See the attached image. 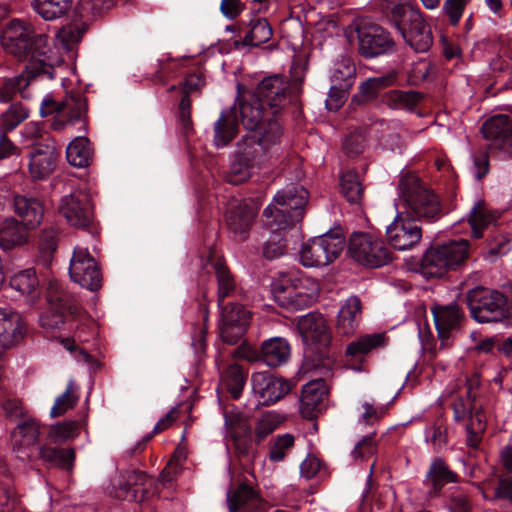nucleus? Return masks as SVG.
Segmentation results:
<instances>
[{
	"instance_id": "1",
	"label": "nucleus",
	"mask_w": 512,
	"mask_h": 512,
	"mask_svg": "<svg viewBox=\"0 0 512 512\" xmlns=\"http://www.w3.org/2000/svg\"><path fill=\"white\" fill-rule=\"evenodd\" d=\"M0 41L7 53L27 61V73L48 80L54 78L55 68L48 55L51 52L48 36L37 33L32 23L18 18L10 20L2 30Z\"/></svg>"
},
{
	"instance_id": "2",
	"label": "nucleus",
	"mask_w": 512,
	"mask_h": 512,
	"mask_svg": "<svg viewBox=\"0 0 512 512\" xmlns=\"http://www.w3.org/2000/svg\"><path fill=\"white\" fill-rule=\"evenodd\" d=\"M308 201V192L303 187L289 185L278 191L263 210V223L267 228L285 230L302 220Z\"/></svg>"
},
{
	"instance_id": "3",
	"label": "nucleus",
	"mask_w": 512,
	"mask_h": 512,
	"mask_svg": "<svg viewBox=\"0 0 512 512\" xmlns=\"http://www.w3.org/2000/svg\"><path fill=\"white\" fill-rule=\"evenodd\" d=\"M399 190L401 200L406 207L405 215L427 222H434L442 217V207L438 197L423 186L418 177L403 176L399 183Z\"/></svg>"
},
{
	"instance_id": "4",
	"label": "nucleus",
	"mask_w": 512,
	"mask_h": 512,
	"mask_svg": "<svg viewBox=\"0 0 512 512\" xmlns=\"http://www.w3.org/2000/svg\"><path fill=\"white\" fill-rule=\"evenodd\" d=\"M468 241L451 240L428 249L421 260L420 270L426 278H440L460 265L468 255Z\"/></svg>"
},
{
	"instance_id": "5",
	"label": "nucleus",
	"mask_w": 512,
	"mask_h": 512,
	"mask_svg": "<svg viewBox=\"0 0 512 512\" xmlns=\"http://www.w3.org/2000/svg\"><path fill=\"white\" fill-rule=\"evenodd\" d=\"M86 111V98L80 92H71L62 101H56L47 94L40 104L41 117L53 115L50 127L55 131H62L68 126L84 121Z\"/></svg>"
},
{
	"instance_id": "6",
	"label": "nucleus",
	"mask_w": 512,
	"mask_h": 512,
	"mask_svg": "<svg viewBox=\"0 0 512 512\" xmlns=\"http://www.w3.org/2000/svg\"><path fill=\"white\" fill-rule=\"evenodd\" d=\"M390 23L415 52L425 53L432 46L431 28L418 8L397 7L393 13V21Z\"/></svg>"
},
{
	"instance_id": "7",
	"label": "nucleus",
	"mask_w": 512,
	"mask_h": 512,
	"mask_svg": "<svg viewBox=\"0 0 512 512\" xmlns=\"http://www.w3.org/2000/svg\"><path fill=\"white\" fill-rule=\"evenodd\" d=\"M58 211L70 226L92 235L97 233L94 206L90 194L86 191L76 190L63 196Z\"/></svg>"
},
{
	"instance_id": "8",
	"label": "nucleus",
	"mask_w": 512,
	"mask_h": 512,
	"mask_svg": "<svg viewBox=\"0 0 512 512\" xmlns=\"http://www.w3.org/2000/svg\"><path fill=\"white\" fill-rule=\"evenodd\" d=\"M467 305L479 323L500 322L505 318L507 298L497 290L477 287L468 291Z\"/></svg>"
},
{
	"instance_id": "9",
	"label": "nucleus",
	"mask_w": 512,
	"mask_h": 512,
	"mask_svg": "<svg viewBox=\"0 0 512 512\" xmlns=\"http://www.w3.org/2000/svg\"><path fill=\"white\" fill-rule=\"evenodd\" d=\"M345 246L344 238L327 232L302 245L300 261L305 267H323L338 258Z\"/></svg>"
},
{
	"instance_id": "10",
	"label": "nucleus",
	"mask_w": 512,
	"mask_h": 512,
	"mask_svg": "<svg viewBox=\"0 0 512 512\" xmlns=\"http://www.w3.org/2000/svg\"><path fill=\"white\" fill-rule=\"evenodd\" d=\"M349 252L358 263L371 268L382 267L392 260V253L385 243L369 233H353Z\"/></svg>"
},
{
	"instance_id": "11",
	"label": "nucleus",
	"mask_w": 512,
	"mask_h": 512,
	"mask_svg": "<svg viewBox=\"0 0 512 512\" xmlns=\"http://www.w3.org/2000/svg\"><path fill=\"white\" fill-rule=\"evenodd\" d=\"M302 81H295L292 85L281 75L275 74L265 77L256 87L255 96L263 105L269 108L271 114H278L288 103L291 93H301Z\"/></svg>"
},
{
	"instance_id": "12",
	"label": "nucleus",
	"mask_w": 512,
	"mask_h": 512,
	"mask_svg": "<svg viewBox=\"0 0 512 512\" xmlns=\"http://www.w3.org/2000/svg\"><path fill=\"white\" fill-rule=\"evenodd\" d=\"M50 309L40 317V324L47 329H59L64 324V315H75L79 308L74 298L67 293L57 280H50L46 289Z\"/></svg>"
},
{
	"instance_id": "13",
	"label": "nucleus",
	"mask_w": 512,
	"mask_h": 512,
	"mask_svg": "<svg viewBox=\"0 0 512 512\" xmlns=\"http://www.w3.org/2000/svg\"><path fill=\"white\" fill-rule=\"evenodd\" d=\"M226 438L233 444L239 458L250 457L253 454L252 427L249 418L236 407L223 411Z\"/></svg>"
},
{
	"instance_id": "14",
	"label": "nucleus",
	"mask_w": 512,
	"mask_h": 512,
	"mask_svg": "<svg viewBox=\"0 0 512 512\" xmlns=\"http://www.w3.org/2000/svg\"><path fill=\"white\" fill-rule=\"evenodd\" d=\"M481 134L492 154L512 156V118L505 114L489 117L481 126Z\"/></svg>"
},
{
	"instance_id": "15",
	"label": "nucleus",
	"mask_w": 512,
	"mask_h": 512,
	"mask_svg": "<svg viewBox=\"0 0 512 512\" xmlns=\"http://www.w3.org/2000/svg\"><path fill=\"white\" fill-rule=\"evenodd\" d=\"M220 309L218 328L222 341L229 345L238 343L246 333L251 313L243 305L230 302L223 304Z\"/></svg>"
},
{
	"instance_id": "16",
	"label": "nucleus",
	"mask_w": 512,
	"mask_h": 512,
	"mask_svg": "<svg viewBox=\"0 0 512 512\" xmlns=\"http://www.w3.org/2000/svg\"><path fill=\"white\" fill-rule=\"evenodd\" d=\"M358 49L364 58H375L392 53L395 42L390 33L374 23H363L357 27Z\"/></svg>"
},
{
	"instance_id": "17",
	"label": "nucleus",
	"mask_w": 512,
	"mask_h": 512,
	"mask_svg": "<svg viewBox=\"0 0 512 512\" xmlns=\"http://www.w3.org/2000/svg\"><path fill=\"white\" fill-rule=\"evenodd\" d=\"M71 279L81 287L96 291L102 286V276L98 264L87 248L76 247L70 260Z\"/></svg>"
},
{
	"instance_id": "18",
	"label": "nucleus",
	"mask_w": 512,
	"mask_h": 512,
	"mask_svg": "<svg viewBox=\"0 0 512 512\" xmlns=\"http://www.w3.org/2000/svg\"><path fill=\"white\" fill-rule=\"evenodd\" d=\"M388 243L396 250L413 249L422 239V228L418 220L405 213H398L393 222L386 228Z\"/></svg>"
},
{
	"instance_id": "19",
	"label": "nucleus",
	"mask_w": 512,
	"mask_h": 512,
	"mask_svg": "<svg viewBox=\"0 0 512 512\" xmlns=\"http://www.w3.org/2000/svg\"><path fill=\"white\" fill-rule=\"evenodd\" d=\"M291 347L287 339L272 337L264 340L260 348H244V357L248 361H262L270 368H277L286 364L290 358Z\"/></svg>"
},
{
	"instance_id": "20",
	"label": "nucleus",
	"mask_w": 512,
	"mask_h": 512,
	"mask_svg": "<svg viewBox=\"0 0 512 512\" xmlns=\"http://www.w3.org/2000/svg\"><path fill=\"white\" fill-rule=\"evenodd\" d=\"M295 282L292 287H281L275 295L277 303L289 311L309 308L317 301L319 294L318 286L314 282L311 283V287H307L302 279Z\"/></svg>"
},
{
	"instance_id": "21",
	"label": "nucleus",
	"mask_w": 512,
	"mask_h": 512,
	"mask_svg": "<svg viewBox=\"0 0 512 512\" xmlns=\"http://www.w3.org/2000/svg\"><path fill=\"white\" fill-rule=\"evenodd\" d=\"M252 389L259 398V404L269 406L289 393L290 383L267 372H257L251 378Z\"/></svg>"
},
{
	"instance_id": "22",
	"label": "nucleus",
	"mask_w": 512,
	"mask_h": 512,
	"mask_svg": "<svg viewBox=\"0 0 512 512\" xmlns=\"http://www.w3.org/2000/svg\"><path fill=\"white\" fill-rule=\"evenodd\" d=\"M459 475L454 472L441 457H435L429 464L423 485L431 498L439 497L443 488L450 483H458Z\"/></svg>"
},
{
	"instance_id": "23",
	"label": "nucleus",
	"mask_w": 512,
	"mask_h": 512,
	"mask_svg": "<svg viewBox=\"0 0 512 512\" xmlns=\"http://www.w3.org/2000/svg\"><path fill=\"white\" fill-rule=\"evenodd\" d=\"M372 130L381 149L401 153L405 148L406 129L401 121L379 119L372 124Z\"/></svg>"
},
{
	"instance_id": "24",
	"label": "nucleus",
	"mask_w": 512,
	"mask_h": 512,
	"mask_svg": "<svg viewBox=\"0 0 512 512\" xmlns=\"http://www.w3.org/2000/svg\"><path fill=\"white\" fill-rule=\"evenodd\" d=\"M26 322L22 315L9 308L0 307V346L9 349L26 335Z\"/></svg>"
},
{
	"instance_id": "25",
	"label": "nucleus",
	"mask_w": 512,
	"mask_h": 512,
	"mask_svg": "<svg viewBox=\"0 0 512 512\" xmlns=\"http://www.w3.org/2000/svg\"><path fill=\"white\" fill-rule=\"evenodd\" d=\"M257 213V208L247 202L239 203L227 210L226 224L236 239L246 240L248 238Z\"/></svg>"
},
{
	"instance_id": "26",
	"label": "nucleus",
	"mask_w": 512,
	"mask_h": 512,
	"mask_svg": "<svg viewBox=\"0 0 512 512\" xmlns=\"http://www.w3.org/2000/svg\"><path fill=\"white\" fill-rule=\"evenodd\" d=\"M476 380H469L465 395H456L452 402L453 418L455 422L466 424L472 422L477 414L486 416L482 404L477 400L474 392V386H477Z\"/></svg>"
},
{
	"instance_id": "27",
	"label": "nucleus",
	"mask_w": 512,
	"mask_h": 512,
	"mask_svg": "<svg viewBox=\"0 0 512 512\" xmlns=\"http://www.w3.org/2000/svg\"><path fill=\"white\" fill-rule=\"evenodd\" d=\"M151 483L149 476L141 471H127L122 477L116 490V496L120 499L134 502H142L150 495L147 485Z\"/></svg>"
},
{
	"instance_id": "28",
	"label": "nucleus",
	"mask_w": 512,
	"mask_h": 512,
	"mask_svg": "<svg viewBox=\"0 0 512 512\" xmlns=\"http://www.w3.org/2000/svg\"><path fill=\"white\" fill-rule=\"evenodd\" d=\"M297 328L305 343H315L327 346L330 343V333L324 316L310 312L299 318Z\"/></svg>"
},
{
	"instance_id": "29",
	"label": "nucleus",
	"mask_w": 512,
	"mask_h": 512,
	"mask_svg": "<svg viewBox=\"0 0 512 512\" xmlns=\"http://www.w3.org/2000/svg\"><path fill=\"white\" fill-rule=\"evenodd\" d=\"M229 512H266L267 505L258 493L245 483L227 494Z\"/></svg>"
},
{
	"instance_id": "30",
	"label": "nucleus",
	"mask_w": 512,
	"mask_h": 512,
	"mask_svg": "<svg viewBox=\"0 0 512 512\" xmlns=\"http://www.w3.org/2000/svg\"><path fill=\"white\" fill-rule=\"evenodd\" d=\"M387 341L388 339L385 333L360 336L347 345L345 356L349 363L356 364V366L353 367L354 370L360 371L361 364L364 362L365 357L373 350L384 347Z\"/></svg>"
},
{
	"instance_id": "31",
	"label": "nucleus",
	"mask_w": 512,
	"mask_h": 512,
	"mask_svg": "<svg viewBox=\"0 0 512 512\" xmlns=\"http://www.w3.org/2000/svg\"><path fill=\"white\" fill-rule=\"evenodd\" d=\"M327 396L323 380L310 381L302 388L300 398V413L308 420L315 419L322 410L323 401Z\"/></svg>"
},
{
	"instance_id": "32",
	"label": "nucleus",
	"mask_w": 512,
	"mask_h": 512,
	"mask_svg": "<svg viewBox=\"0 0 512 512\" xmlns=\"http://www.w3.org/2000/svg\"><path fill=\"white\" fill-rule=\"evenodd\" d=\"M432 314L439 338L442 343L449 340L451 332L458 329L464 313L458 304L439 305L432 309Z\"/></svg>"
},
{
	"instance_id": "33",
	"label": "nucleus",
	"mask_w": 512,
	"mask_h": 512,
	"mask_svg": "<svg viewBox=\"0 0 512 512\" xmlns=\"http://www.w3.org/2000/svg\"><path fill=\"white\" fill-rule=\"evenodd\" d=\"M362 317V302L356 295L348 297L337 314L336 330L344 336H351L359 327Z\"/></svg>"
},
{
	"instance_id": "34",
	"label": "nucleus",
	"mask_w": 512,
	"mask_h": 512,
	"mask_svg": "<svg viewBox=\"0 0 512 512\" xmlns=\"http://www.w3.org/2000/svg\"><path fill=\"white\" fill-rule=\"evenodd\" d=\"M57 153L53 144L35 145L30 153L29 171L34 179H45L54 170Z\"/></svg>"
},
{
	"instance_id": "35",
	"label": "nucleus",
	"mask_w": 512,
	"mask_h": 512,
	"mask_svg": "<svg viewBox=\"0 0 512 512\" xmlns=\"http://www.w3.org/2000/svg\"><path fill=\"white\" fill-rule=\"evenodd\" d=\"M238 130L237 109L235 106L222 110L220 117L214 124V144L216 147H225L236 136Z\"/></svg>"
},
{
	"instance_id": "36",
	"label": "nucleus",
	"mask_w": 512,
	"mask_h": 512,
	"mask_svg": "<svg viewBox=\"0 0 512 512\" xmlns=\"http://www.w3.org/2000/svg\"><path fill=\"white\" fill-rule=\"evenodd\" d=\"M14 208L16 214L21 218L22 223L29 229L38 226L44 218L42 202L33 197L15 196Z\"/></svg>"
},
{
	"instance_id": "37",
	"label": "nucleus",
	"mask_w": 512,
	"mask_h": 512,
	"mask_svg": "<svg viewBox=\"0 0 512 512\" xmlns=\"http://www.w3.org/2000/svg\"><path fill=\"white\" fill-rule=\"evenodd\" d=\"M240 116L243 126L250 131L257 130L271 116V111L253 94L249 99L240 102Z\"/></svg>"
},
{
	"instance_id": "38",
	"label": "nucleus",
	"mask_w": 512,
	"mask_h": 512,
	"mask_svg": "<svg viewBox=\"0 0 512 512\" xmlns=\"http://www.w3.org/2000/svg\"><path fill=\"white\" fill-rule=\"evenodd\" d=\"M44 79L41 75H32L25 69L20 75L5 79L0 85V103H8L19 93L23 99L30 98L27 87L34 79Z\"/></svg>"
},
{
	"instance_id": "39",
	"label": "nucleus",
	"mask_w": 512,
	"mask_h": 512,
	"mask_svg": "<svg viewBox=\"0 0 512 512\" xmlns=\"http://www.w3.org/2000/svg\"><path fill=\"white\" fill-rule=\"evenodd\" d=\"M213 269L217 281V303L218 307H221L226 298H233L237 295V284L223 260H215L213 262Z\"/></svg>"
},
{
	"instance_id": "40",
	"label": "nucleus",
	"mask_w": 512,
	"mask_h": 512,
	"mask_svg": "<svg viewBox=\"0 0 512 512\" xmlns=\"http://www.w3.org/2000/svg\"><path fill=\"white\" fill-rule=\"evenodd\" d=\"M28 228L15 219H6L0 225V247L4 250L23 245L27 240Z\"/></svg>"
},
{
	"instance_id": "41",
	"label": "nucleus",
	"mask_w": 512,
	"mask_h": 512,
	"mask_svg": "<svg viewBox=\"0 0 512 512\" xmlns=\"http://www.w3.org/2000/svg\"><path fill=\"white\" fill-rule=\"evenodd\" d=\"M495 220V215L482 200L477 201L467 215V222L471 227L472 236L476 239L481 238L484 230L494 223Z\"/></svg>"
},
{
	"instance_id": "42",
	"label": "nucleus",
	"mask_w": 512,
	"mask_h": 512,
	"mask_svg": "<svg viewBox=\"0 0 512 512\" xmlns=\"http://www.w3.org/2000/svg\"><path fill=\"white\" fill-rule=\"evenodd\" d=\"M355 79L356 67L350 58L342 57L334 63L330 77L331 84H334V89L340 91L350 90L355 83Z\"/></svg>"
},
{
	"instance_id": "43",
	"label": "nucleus",
	"mask_w": 512,
	"mask_h": 512,
	"mask_svg": "<svg viewBox=\"0 0 512 512\" xmlns=\"http://www.w3.org/2000/svg\"><path fill=\"white\" fill-rule=\"evenodd\" d=\"M39 456L51 466L70 471L72 469L75 452L72 448H55L42 445L38 448Z\"/></svg>"
},
{
	"instance_id": "44",
	"label": "nucleus",
	"mask_w": 512,
	"mask_h": 512,
	"mask_svg": "<svg viewBox=\"0 0 512 512\" xmlns=\"http://www.w3.org/2000/svg\"><path fill=\"white\" fill-rule=\"evenodd\" d=\"M268 152L260 144L256 135H246L237 143V150L234 155L255 167L260 164L262 154Z\"/></svg>"
},
{
	"instance_id": "45",
	"label": "nucleus",
	"mask_w": 512,
	"mask_h": 512,
	"mask_svg": "<svg viewBox=\"0 0 512 512\" xmlns=\"http://www.w3.org/2000/svg\"><path fill=\"white\" fill-rule=\"evenodd\" d=\"M66 158L70 165L77 168L89 166L92 160V149L86 137H76L66 149Z\"/></svg>"
},
{
	"instance_id": "46",
	"label": "nucleus",
	"mask_w": 512,
	"mask_h": 512,
	"mask_svg": "<svg viewBox=\"0 0 512 512\" xmlns=\"http://www.w3.org/2000/svg\"><path fill=\"white\" fill-rule=\"evenodd\" d=\"M33 10L44 20L53 21L67 14L72 0H33Z\"/></svg>"
},
{
	"instance_id": "47",
	"label": "nucleus",
	"mask_w": 512,
	"mask_h": 512,
	"mask_svg": "<svg viewBox=\"0 0 512 512\" xmlns=\"http://www.w3.org/2000/svg\"><path fill=\"white\" fill-rule=\"evenodd\" d=\"M257 130H259V136L256 137L265 150L269 151L280 144L283 136V128L277 114H271Z\"/></svg>"
},
{
	"instance_id": "48",
	"label": "nucleus",
	"mask_w": 512,
	"mask_h": 512,
	"mask_svg": "<svg viewBox=\"0 0 512 512\" xmlns=\"http://www.w3.org/2000/svg\"><path fill=\"white\" fill-rule=\"evenodd\" d=\"M421 99V93L413 90H390L383 95V102L390 108L398 110H412Z\"/></svg>"
},
{
	"instance_id": "49",
	"label": "nucleus",
	"mask_w": 512,
	"mask_h": 512,
	"mask_svg": "<svg viewBox=\"0 0 512 512\" xmlns=\"http://www.w3.org/2000/svg\"><path fill=\"white\" fill-rule=\"evenodd\" d=\"M340 191L349 203H361L364 188L356 171L348 170L342 173L340 177Z\"/></svg>"
},
{
	"instance_id": "50",
	"label": "nucleus",
	"mask_w": 512,
	"mask_h": 512,
	"mask_svg": "<svg viewBox=\"0 0 512 512\" xmlns=\"http://www.w3.org/2000/svg\"><path fill=\"white\" fill-rule=\"evenodd\" d=\"M273 35L272 28L265 18L250 21V30L246 33L243 43L248 46H260L268 42Z\"/></svg>"
},
{
	"instance_id": "51",
	"label": "nucleus",
	"mask_w": 512,
	"mask_h": 512,
	"mask_svg": "<svg viewBox=\"0 0 512 512\" xmlns=\"http://www.w3.org/2000/svg\"><path fill=\"white\" fill-rule=\"evenodd\" d=\"M223 386L230 392L234 399H238L243 391L246 375L242 367L238 364L229 365L223 372L222 377Z\"/></svg>"
},
{
	"instance_id": "52",
	"label": "nucleus",
	"mask_w": 512,
	"mask_h": 512,
	"mask_svg": "<svg viewBox=\"0 0 512 512\" xmlns=\"http://www.w3.org/2000/svg\"><path fill=\"white\" fill-rule=\"evenodd\" d=\"M39 424L34 419H27L17 426L14 433L15 445L30 449L35 446L40 435Z\"/></svg>"
},
{
	"instance_id": "53",
	"label": "nucleus",
	"mask_w": 512,
	"mask_h": 512,
	"mask_svg": "<svg viewBox=\"0 0 512 512\" xmlns=\"http://www.w3.org/2000/svg\"><path fill=\"white\" fill-rule=\"evenodd\" d=\"M86 30L87 26L84 23H69L58 30L56 41L63 49L70 50L81 41Z\"/></svg>"
},
{
	"instance_id": "54",
	"label": "nucleus",
	"mask_w": 512,
	"mask_h": 512,
	"mask_svg": "<svg viewBox=\"0 0 512 512\" xmlns=\"http://www.w3.org/2000/svg\"><path fill=\"white\" fill-rule=\"evenodd\" d=\"M38 285L39 281L33 268L22 270L10 279V286L22 295L33 294Z\"/></svg>"
},
{
	"instance_id": "55",
	"label": "nucleus",
	"mask_w": 512,
	"mask_h": 512,
	"mask_svg": "<svg viewBox=\"0 0 512 512\" xmlns=\"http://www.w3.org/2000/svg\"><path fill=\"white\" fill-rule=\"evenodd\" d=\"M79 434V422L76 420L57 423L50 427L48 440L51 443L62 444L74 439Z\"/></svg>"
},
{
	"instance_id": "56",
	"label": "nucleus",
	"mask_w": 512,
	"mask_h": 512,
	"mask_svg": "<svg viewBox=\"0 0 512 512\" xmlns=\"http://www.w3.org/2000/svg\"><path fill=\"white\" fill-rule=\"evenodd\" d=\"M271 234L263 246V256L268 260H274L283 256L287 249V244L283 235L284 230L269 228Z\"/></svg>"
},
{
	"instance_id": "57",
	"label": "nucleus",
	"mask_w": 512,
	"mask_h": 512,
	"mask_svg": "<svg viewBox=\"0 0 512 512\" xmlns=\"http://www.w3.org/2000/svg\"><path fill=\"white\" fill-rule=\"evenodd\" d=\"M29 116V110L20 102L12 103L8 109L1 114L0 128L12 131Z\"/></svg>"
},
{
	"instance_id": "58",
	"label": "nucleus",
	"mask_w": 512,
	"mask_h": 512,
	"mask_svg": "<svg viewBox=\"0 0 512 512\" xmlns=\"http://www.w3.org/2000/svg\"><path fill=\"white\" fill-rule=\"evenodd\" d=\"M283 420L284 418L275 412L263 414L255 425L256 442H262L283 422Z\"/></svg>"
},
{
	"instance_id": "59",
	"label": "nucleus",
	"mask_w": 512,
	"mask_h": 512,
	"mask_svg": "<svg viewBox=\"0 0 512 512\" xmlns=\"http://www.w3.org/2000/svg\"><path fill=\"white\" fill-rule=\"evenodd\" d=\"M295 438L292 434L286 433L283 435H279L271 439L270 441V450H269V459L272 462H280L283 461L287 455V453L294 446Z\"/></svg>"
},
{
	"instance_id": "60",
	"label": "nucleus",
	"mask_w": 512,
	"mask_h": 512,
	"mask_svg": "<svg viewBox=\"0 0 512 512\" xmlns=\"http://www.w3.org/2000/svg\"><path fill=\"white\" fill-rule=\"evenodd\" d=\"M446 507L449 512H471L472 498L463 488L453 489L447 498Z\"/></svg>"
},
{
	"instance_id": "61",
	"label": "nucleus",
	"mask_w": 512,
	"mask_h": 512,
	"mask_svg": "<svg viewBox=\"0 0 512 512\" xmlns=\"http://www.w3.org/2000/svg\"><path fill=\"white\" fill-rule=\"evenodd\" d=\"M465 425L466 445L469 448L477 449L482 441V434L486 430V416L477 414L472 422H467Z\"/></svg>"
},
{
	"instance_id": "62",
	"label": "nucleus",
	"mask_w": 512,
	"mask_h": 512,
	"mask_svg": "<svg viewBox=\"0 0 512 512\" xmlns=\"http://www.w3.org/2000/svg\"><path fill=\"white\" fill-rule=\"evenodd\" d=\"M254 168L234 155L227 174V181L233 185H239L251 177Z\"/></svg>"
},
{
	"instance_id": "63",
	"label": "nucleus",
	"mask_w": 512,
	"mask_h": 512,
	"mask_svg": "<svg viewBox=\"0 0 512 512\" xmlns=\"http://www.w3.org/2000/svg\"><path fill=\"white\" fill-rule=\"evenodd\" d=\"M77 401L78 397L74 394V384L70 381L65 392L56 398L50 411L51 417L55 418L63 415L66 411L73 408Z\"/></svg>"
},
{
	"instance_id": "64",
	"label": "nucleus",
	"mask_w": 512,
	"mask_h": 512,
	"mask_svg": "<svg viewBox=\"0 0 512 512\" xmlns=\"http://www.w3.org/2000/svg\"><path fill=\"white\" fill-rule=\"evenodd\" d=\"M365 144V134L359 129L352 131L345 136L342 143V149L349 157H356L364 151Z\"/></svg>"
}]
</instances>
